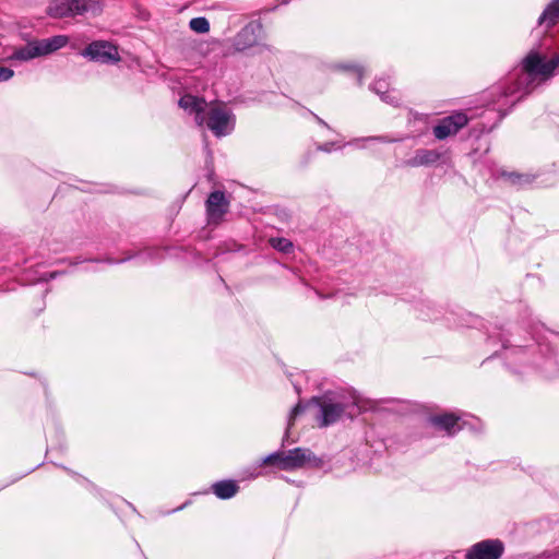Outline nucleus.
I'll return each mask as SVG.
<instances>
[{"mask_svg":"<svg viewBox=\"0 0 559 559\" xmlns=\"http://www.w3.org/2000/svg\"><path fill=\"white\" fill-rule=\"evenodd\" d=\"M189 25L192 31L199 34L207 33L210 29V23L205 17H194Z\"/></svg>","mask_w":559,"mask_h":559,"instance_id":"obj_19","label":"nucleus"},{"mask_svg":"<svg viewBox=\"0 0 559 559\" xmlns=\"http://www.w3.org/2000/svg\"><path fill=\"white\" fill-rule=\"evenodd\" d=\"M204 119V123L216 136L227 135L234 129V117L224 105L209 104Z\"/></svg>","mask_w":559,"mask_h":559,"instance_id":"obj_4","label":"nucleus"},{"mask_svg":"<svg viewBox=\"0 0 559 559\" xmlns=\"http://www.w3.org/2000/svg\"><path fill=\"white\" fill-rule=\"evenodd\" d=\"M13 70L5 67H0V82L10 80L13 76Z\"/></svg>","mask_w":559,"mask_h":559,"instance_id":"obj_22","label":"nucleus"},{"mask_svg":"<svg viewBox=\"0 0 559 559\" xmlns=\"http://www.w3.org/2000/svg\"><path fill=\"white\" fill-rule=\"evenodd\" d=\"M82 55L100 63L117 62L120 59L117 47L103 40L90 44Z\"/></svg>","mask_w":559,"mask_h":559,"instance_id":"obj_7","label":"nucleus"},{"mask_svg":"<svg viewBox=\"0 0 559 559\" xmlns=\"http://www.w3.org/2000/svg\"><path fill=\"white\" fill-rule=\"evenodd\" d=\"M270 245L282 252H289L293 249V243L286 238H271Z\"/></svg>","mask_w":559,"mask_h":559,"instance_id":"obj_20","label":"nucleus"},{"mask_svg":"<svg viewBox=\"0 0 559 559\" xmlns=\"http://www.w3.org/2000/svg\"><path fill=\"white\" fill-rule=\"evenodd\" d=\"M36 43L40 55L44 56L64 47L68 43V37L58 35Z\"/></svg>","mask_w":559,"mask_h":559,"instance_id":"obj_13","label":"nucleus"},{"mask_svg":"<svg viewBox=\"0 0 559 559\" xmlns=\"http://www.w3.org/2000/svg\"><path fill=\"white\" fill-rule=\"evenodd\" d=\"M340 69H343V70H353L354 73L356 74L357 76V81L358 83L360 84L361 83V80H362V70L356 66H349V64H341L338 66Z\"/></svg>","mask_w":559,"mask_h":559,"instance_id":"obj_21","label":"nucleus"},{"mask_svg":"<svg viewBox=\"0 0 559 559\" xmlns=\"http://www.w3.org/2000/svg\"><path fill=\"white\" fill-rule=\"evenodd\" d=\"M333 145H334L333 143H331V144L320 145V146H319V150H322V151H325V152H330V151H331V147H332Z\"/></svg>","mask_w":559,"mask_h":559,"instance_id":"obj_24","label":"nucleus"},{"mask_svg":"<svg viewBox=\"0 0 559 559\" xmlns=\"http://www.w3.org/2000/svg\"><path fill=\"white\" fill-rule=\"evenodd\" d=\"M304 411V407L301 406V404H297L290 412V415H289V424L288 425H292V421Z\"/></svg>","mask_w":559,"mask_h":559,"instance_id":"obj_23","label":"nucleus"},{"mask_svg":"<svg viewBox=\"0 0 559 559\" xmlns=\"http://www.w3.org/2000/svg\"><path fill=\"white\" fill-rule=\"evenodd\" d=\"M559 21V3L549 5L539 17V23H546L547 26L555 25Z\"/></svg>","mask_w":559,"mask_h":559,"instance_id":"obj_18","label":"nucleus"},{"mask_svg":"<svg viewBox=\"0 0 559 559\" xmlns=\"http://www.w3.org/2000/svg\"><path fill=\"white\" fill-rule=\"evenodd\" d=\"M263 464H273L283 471H293L307 466L319 465V460L308 449L296 448L286 452H276L267 455Z\"/></svg>","mask_w":559,"mask_h":559,"instance_id":"obj_2","label":"nucleus"},{"mask_svg":"<svg viewBox=\"0 0 559 559\" xmlns=\"http://www.w3.org/2000/svg\"><path fill=\"white\" fill-rule=\"evenodd\" d=\"M440 158V154L433 150H418L406 164L412 167L429 166L437 163Z\"/></svg>","mask_w":559,"mask_h":559,"instance_id":"obj_12","label":"nucleus"},{"mask_svg":"<svg viewBox=\"0 0 559 559\" xmlns=\"http://www.w3.org/2000/svg\"><path fill=\"white\" fill-rule=\"evenodd\" d=\"M372 90L380 95L381 99L388 104H396L399 97L395 92L390 93L388 90V83L383 80H379L372 86Z\"/></svg>","mask_w":559,"mask_h":559,"instance_id":"obj_17","label":"nucleus"},{"mask_svg":"<svg viewBox=\"0 0 559 559\" xmlns=\"http://www.w3.org/2000/svg\"><path fill=\"white\" fill-rule=\"evenodd\" d=\"M558 67L559 57L546 59L540 53L531 51L522 62V74L516 80V83L506 92V95H512L518 92L528 94L538 84L551 78Z\"/></svg>","mask_w":559,"mask_h":559,"instance_id":"obj_1","label":"nucleus"},{"mask_svg":"<svg viewBox=\"0 0 559 559\" xmlns=\"http://www.w3.org/2000/svg\"><path fill=\"white\" fill-rule=\"evenodd\" d=\"M467 123V117L463 112H456L443 118L439 124L433 128V134L437 139L443 140L457 133Z\"/></svg>","mask_w":559,"mask_h":559,"instance_id":"obj_10","label":"nucleus"},{"mask_svg":"<svg viewBox=\"0 0 559 559\" xmlns=\"http://www.w3.org/2000/svg\"><path fill=\"white\" fill-rule=\"evenodd\" d=\"M312 403H316L320 407L321 413V426H329L333 423H335L341 415L348 409L349 416H355L358 414L361 409V406H359L356 402L353 403L352 406L340 404V403H333V402H326V401H320V400H312Z\"/></svg>","mask_w":559,"mask_h":559,"instance_id":"obj_5","label":"nucleus"},{"mask_svg":"<svg viewBox=\"0 0 559 559\" xmlns=\"http://www.w3.org/2000/svg\"><path fill=\"white\" fill-rule=\"evenodd\" d=\"M459 417L453 414H444L441 416H436L431 420L435 425L448 431L449 435L455 433L462 427L459 425Z\"/></svg>","mask_w":559,"mask_h":559,"instance_id":"obj_14","label":"nucleus"},{"mask_svg":"<svg viewBox=\"0 0 559 559\" xmlns=\"http://www.w3.org/2000/svg\"><path fill=\"white\" fill-rule=\"evenodd\" d=\"M263 35V26L258 21L248 23L234 38V47L238 51H245L260 44Z\"/></svg>","mask_w":559,"mask_h":559,"instance_id":"obj_6","label":"nucleus"},{"mask_svg":"<svg viewBox=\"0 0 559 559\" xmlns=\"http://www.w3.org/2000/svg\"><path fill=\"white\" fill-rule=\"evenodd\" d=\"M99 10V0H52L47 13L51 17L60 19L84 13L96 14Z\"/></svg>","mask_w":559,"mask_h":559,"instance_id":"obj_3","label":"nucleus"},{"mask_svg":"<svg viewBox=\"0 0 559 559\" xmlns=\"http://www.w3.org/2000/svg\"><path fill=\"white\" fill-rule=\"evenodd\" d=\"M503 545L498 539H487L475 544L466 554V559H499Z\"/></svg>","mask_w":559,"mask_h":559,"instance_id":"obj_9","label":"nucleus"},{"mask_svg":"<svg viewBox=\"0 0 559 559\" xmlns=\"http://www.w3.org/2000/svg\"><path fill=\"white\" fill-rule=\"evenodd\" d=\"M39 56H41V55H40L37 43H32L22 48L16 49L10 56V59L27 61V60L34 59L36 57H39Z\"/></svg>","mask_w":559,"mask_h":559,"instance_id":"obj_16","label":"nucleus"},{"mask_svg":"<svg viewBox=\"0 0 559 559\" xmlns=\"http://www.w3.org/2000/svg\"><path fill=\"white\" fill-rule=\"evenodd\" d=\"M213 492L219 499H229L238 491V485L234 480L217 481L212 486Z\"/></svg>","mask_w":559,"mask_h":559,"instance_id":"obj_15","label":"nucleus"},{"mask_svg":"<svg viewBox=\"0 0 559 559\" xmlns=\"http://www.w3.org/2000/svg\"><path fill=\"white\" fill-rule=\"evenodd\" d=\"M179 106L187 112L195 116L198 126L204 124V112L209 106L204 99L188 94L180 98Z\"/></svg>","mask_w":559,"mask_h":559,"instance_id":"obj_11","label":"nucleus"},{"mask_svg":"<svg viewBox=\"0 0 559 559\" xmlns=\"http://www.w3.org/2000/svg\"><path fill=\"white\" fill-rule=\"evenodd\" d=\"M206 215L210 224H219L224 215L227 213L229 202L224 192L214 191L206 200Z\"/></svg>","mask_w":559,"mask_h":559,"instance_id":"obj_8","label":"nucleus"}]
</instances>
